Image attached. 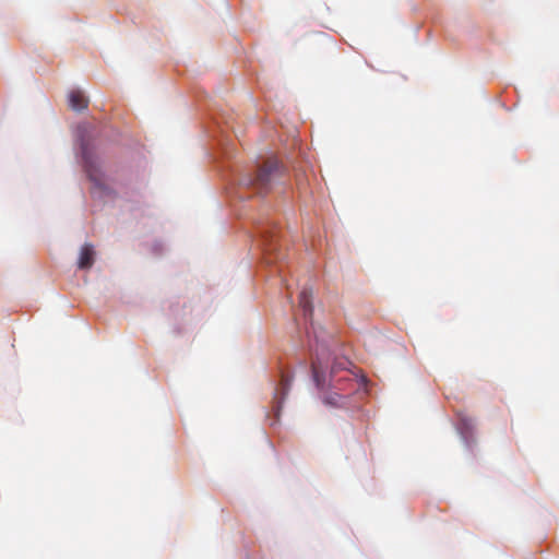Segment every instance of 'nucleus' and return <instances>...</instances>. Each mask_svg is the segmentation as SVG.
<instances>
[{
  "label": "nucleus",
  "mask_w": 559,
  "mask_h": 559,
  "mask_svg": "<svg viewBox=\"0 0 559 559\" xmlns=\"http://www.w3.org/2000/svg\"><path fill=\"white\" fill-rule=\"evenodd\" d=\"M284 174L282 165L275 158H270L258 167L254 175L241 179V185L253 188L258 193H266L272 185Z\"/></svg>",
  "instance_id": "obj_1"
},
{
  "label": "nucleus",
  "mask_w": 559,
  "mask_h": 559,
  "mask_svg": "<svg viewBox=\"0 0 559 559\" xmlns=\"http://www.w3.org/2000/svg\"><path fill=\"white\" fill-rule=\"evenodd\" d=\"M82 157L84 160L85 171H86L88 178L96 185H99L102 182V174L98 168L97 160L92 155L87 145H85V144L82 145Z\"/></svg>",
  "instance_id": "obj_2"
},
{
  "label": "nucleus",
  "mask_w": 559,
  "mask_h": 559,
  "mask_svg": "<svg viewBox=\"0 0 559 559\" xmlns=\"http://www.w3.org/2000/svg\"><path fill=\"white\" fill-rule=\"evenodd\" d=\"M95 261V250L93 245L85 243L80 250L78 266L81 270H90Z\"/></svg>",
  "instance_id": "obj_3"
},
{
  "label": "nucleus",
  "mask_w": 559,
  "mask_h": 559,
  "mask_svg": "<svg viewBox=\"0 0 559 559\" xmlns=\"http://www.w3.org/2000/svg\"><path fill=\"white\" fill-rule=\"evenodd\" d=\"M299 307L302 309L305 316H311L312 308V290L311 288H302L299 294Z\"/></svg>",
  "instance_id": "obj_4"
},
{
  "label": "nucleus",
  "mask_w": 559,
  "mask_h": 559,
  "mask_svg": "<svg viewBox=\"0 0 559 559\" xmlns=\"http://www.w3.org/2000/svg\"><path fill=\"white\" fill-rule=\"evenodd\" d=\"M69 105L74 110L87 108L88 100L81 91H71L69 94Z\"/></svg>",
  "instance_id": "obj_5"
},
{
  "label": "nucleus",
  "mask_w": 559,
  "mask_h": 559,
  "mask_svg": "<svg viewBox=\"0 0 559 559\" xmlns=\"http://www.w3.org/2000/svg\"><path fill=\"white\" fill-rule=\"evenodd\" d=\"M292 384V377L287 373L282 372L280 388L276 389V399L281 401L287 395Z\"/></svg>",
  "instance_id": "obj_6"
},
{
  "label": "nucleus",
  "mask_w": 559,
  "mask_h": 559,
  "mask_svg": "<svg viewBox=\"0 0 559 559\" xmlns=\"http://www.w3.org/2000/svg\"><path fill=\"white\" fill-rule=\"evenodd\" d=\"M312 372H313V377L314 379L318 381L319 379V371H318V367L314 362H312Z\"/></svg>",
  "instance_id": "obj_7"
},
{
  "label": "nucleus",
  "mask_w": 559,
  "mask_h": 559,
  "mask_svg": "<svg viewBox=\"0 0 559 559\" xmlns=\"http://www.w3.org/2000/svg\"><path fill=\"white\" fill-rule=\"evenodd\" d=\"M269 247V250L272 249V240H270V243L266 245Z\"/></svg>",
  "instance_id": "obj_8"
}]
</instances>
